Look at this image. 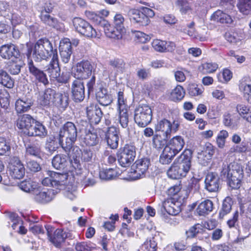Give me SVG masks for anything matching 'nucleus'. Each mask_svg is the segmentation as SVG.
I'll return each mask as SVG.
<instances>
[{
    "label": "nucleus",
    "mask_w": 251,
    "mask_h": 251,
    "mask_svg": "<svg viewBox=\"0 0 251 251\" xmlns=\"http://www.w3.org/2000/svg\"><path fill=\"white\" fill-rule=\"evenodd\" d=\"M85 15L90 20L94 22L95 24L100 26L102 25L103 22L106 21L102 17L94 12L86 11L85 12Z\"/></svg>",
    "instance_id": "864d4df0"
},
{
    "label": "nucleus",
    "mask_w": 251,
    "mask_h": 251,
    "mask_svg": "<svg viewBox=\"0 0 251 251\" xmlns=\"http://www.w3.org/2000/svg\"><path fill=\"white\" fill-rule=\"evenodd\" d=\"M35 122V120L29 114H23L19 116L17 120V127L25 134L28 133L32 125Z\"/></svg>",
    "instance_id": "a211bd4d"
},
{
    "label": "nucleus",
    "mask_w": 251,
    "mask_h": 251,
    "mask_svg": "<svg viewBox=\"0 0 251 251\" xmlns=\"http://www.w3.org/2000/svg\"><path fill=\"white\" fill-rule=\"evenodd\" d=\"M135 36L136 41L141 43H145L151 39L149 35L139 31L135 32Z\"/></svg>",
    "instance_id": "e2e57ef3"
},
{
    "label": "nucleus",
    "mask_w": 251,
    "mask_h": 251,
    "mask_svg": "<svg viewBox=\"0 0 251 251\" xmlns=\"http://www.w3.org/2000/svg\"><path fill=\"white\" fill-rule=\"evenodd\" d=\"M119 115L117 117L113 119V122L116 124H120L124 128H127V134H129V129L128 124L129 122L128 114L127 109L118 110Z\"/></svg>",
    "instance_id": "4c0bfd02"
},
{
    "label": "nucleus",
    "mask_w": 251,
    "mask_h": 251,
    "mask_svg": "<svg viewBox=\"0 0 251 251\" xmlns=\"http://www.w3.org/2000/svg\"><path fill=\"white\" fill-rule=\"evenodd\" d=\"M72 96L73 100L76 102L82 101L85 98V87L81 80H75L71 86Z\"/></svg>",
    "instance_id": "dca6fc26"
},
{
    "label": "nucleus",
    "mask_w": 251,
    "mask_h": 251,
    "mask_svg": "<svg viewBox=\"0 0 251 251\" xmlns=\"http://www.w3.org/2000/svg\"><path fill=\"white\" fill-rule=\"evenodd\" d=\"M237 6L241 12L248 15L251 10V0H238Z\"/></svg>",
    "instance_id": "3c124183"
},
{
    "label": "nucleus",
    "mask_w": 251,
    "mask_h": 251,
    "mask_svg": "<svg viewBox=\"0 0 251 251\" xmlns=\"http://www.w3.org/2000/svg\"><path fill=\"white\" fill-rule=\"evenodd\" d=\"M239 218V212L236 210L233 214L232 217L227 221V225L229 228L235 227Z\"/></svg>",
    "instance_id": "774afa93"
},
{
    "label": "nucleus",
    "mask_w": 251,
    "mask_h": 251,
    "mask_svg": "<svg viewBox=\"0 0 251 251\" xmlns=\"http://www.w3.org/2000/svg\"><path fill=\"white\" fill-rule=\"evenodd\" d=\"M96 99L100 104L103 106H107L111 104L112 99L110 95L108 94L107 89L102 88L96 94Z\"/></svg>",
    "instance_id": "e433bc0d"
},
{
    "label": "nucleus",
    "mask_w": 251,
    "mask_h": 251,
    "mask_svg": "<svg viewBox=\"0 0 251 251\" xmlns=\"http://www.w3.org/2000/svg\"><path fill=\"white\" fill-rule=\"evenodd\" d=\"M14 80L8 73L0 70V84L8 88H12L14 86Z\"/></svg>",
    "instance_id": "a18cd8bd"
},
{
    "label": "nucleus",
    "mask_w": 251,
    "mask_h": 251,
    "mask_svg": "<svg viewBox=\"0 0 251 251\" xmlns=\"http://www.w3.org/2000/svg\"><path fill=\"white\" fill-rule=\"evenodd\" d=\"M176 155L175 153L172 152L168 148L165 147L160 156L159 162L164 165L169 164Z\"/></svg>",
    "instance_id": "de8ad7c7"
},
{
    "label": "nucleus",
    "mask_w": 251,
    "mask_h": 251,
    "mask_svg": "<svg viewBox=\"0 0 251 251\" xmlns=\"http://www.w3.org/2000/svg\"><path fill=\"white\" fill-rule=\"evenodd\" d=\"M49 176L45 177L42 181V184L45 186H52L57 189H61L63 187L60 181L61 177L64 176L54 172H49L48 173Z\"/></svg>",
    "instance_id": "6ab92c4d"
},
{
    "label": "nucleus",
    "mask_w": 251,
    "mask_h": 251,
    "mask_svg": "<svg viewBox=\"0 0 251 251\" xmlns=\"http://www.w3.org/2000/svg\"><path fill=\"white\" fill-rule=\"evenodd\" d=\"M151 75L150 71L149 69L145 68H139L137 71V77L142 80L148 79Z\"/></svg>",
    "instance_id": "69168bd1"
},
{
    "label": "nucleus",
    "mask_w": 251,
    "mask_h": 251,
    "mask_svg": "<svg viewBox=\"0 0 251 251\" xmlns=\"http://www.w3.org/2000/svg\"><path fill=\"white\" fill-rule=\"evenodd\" d=\"M54 190L50 189L47 191H40L38 189L34 190V199L40 203H46L50 201L54 197Z\"/></svg>",
    "instance_id": "bb28decb"
},
{
    "label": "nucleus",
    "mask_w": 251,
    "mask_h": 251,
    "mask_svg": "<svg viewBox=\"0 0 251 251\" xmlns=\"http://www.w3.org/2000/svg\"><path fill=\"white\" fill-rule=\"evenodd\" d=\"M184 145L185 142L183 137L181 136H176L170 140L165 148L176 155L182 150Z\"/></svg>",
    "instance_id": "a878e982"
},
{
    "label": "nucleus",
    "mask_w": 251,
    "mask_h": 251,
    "mask_svg": "<svg viewBox=\"0 0 251 251\" xmlns=\"http://www.w3.org/2000/svg\"><path fill=\"white\" fill-rule=\"evenodd\" d=\"M11 152V147L6 140L0 138V155H9Z\"/></svg>",
    "instance_id": "5fc2aeb1"
},
{
    "label": "nucleus",
    "mask_w": 251,
    "mask_h": 251,
    "mask_svg": "<svg viewBox=\"0 0 251 251\" xmlns=\"http://www.w3.org/2000/svg\"><path fill=\"white\" fill-rule=\"evenodd\" d=\"M135 156V147L132 145H126L117 153L118 161L121 166L129 167L133 162Z\"/></svg>",
    "instance_id": "6e6552de"
},
{
    "label": "nucleus",
    "mask_w": 251,
    "mask_h": 251,
    "mask_svg": "<svg viewBox=\"0 0 251 251\" xmlns=\"http://www.w3.org/2000/svg\"><path fill=\"white\" fill-rule=\"evenodd\" d=\"M93 153L89 149H84L81 153V159L85 162H90L92 160Z\"/></svg>",
    "instance_id": "338daca9"
},
{
    "label": "nucleus",
    "mask_w": 251,
    "mask_h": 251,
    "mask_svg": "<svg viewBox=\"0 0 251 251\" xmlns=\"http://www.w3.org/2000/svg\"><path fill=\"white\" fill-rule=\"evenodd\" d=\"M150 165V159L144 158L136 161L132 167V169L134 170V172L137 174V177L138 178H141L146 173Z\"/></svg>",
    "instance_id": "cd10ccee"
},
{
    "label": "nucleus",
    "mask_w": 251,
    "mask_h": 251,
    "mask_svg": "<svg viewBox=\"0 0 251 251\" xmlns=\"http://www.w3.org/2000/svg\"><path fill=\"white\" fill-rule=\"evenodd\" d=\"M94 69V65L89 61H82L73 68L72 75L76 79H87L91 75Z\"/></svg>",
    "instance_id": "9d476101"
},
{
    "label": "nucleus",
    "mask_w": 251,
    "mask_h": 251,
    "mask_svg": "<svg viewBox=\"0 0 251 251\" xmlns=\"http://www.w3.org/2000/svg\"><path fill=\"white\" fill-rule=\"evenodd\" d=\"M127 15L133 24H138L142 25H147V18L138 10L130 9L127 12Z\"/></svg>",
    "instance_id": "473e14b6"
},
{
    "label": "nucleus",
    "mask_w": 251,
    "mask_h": 251,
    "mask_svg": "<svg viewBox=\"0 0 251 251\" xmlns=\"http://www.w3.org/2000/svg\"><path fill=\"white\" fill-rule=\"evenodd\" d=\"M59 50L62 61L65 63H68L73 52L72 44L69 39L60 42Z\"/></svg>",
    "instance_id": "393cba45"
},
{
    "label": "nucleus",
    "mask_w": 251,
    "mask_h": 251,
    "mask_svg": "<svg viewBox=\"0 0 251 251\" xmlns=\"http://www.w3.org/2000/svg\"><path fill=\"white\" fill-rule=\"evenodd\" d=\"M214 153V149L213 145L209 143H206L203 148V150L202 151V154L204 155L207 159L211 158Z\"/></svg>",
    "instance_id": "052dcab7"
},
{
    "label": "nucleus",
    "mask_w": 251,
    "mask_h": 251,
    "mask_svg": "<svg viewBox=\"0 0 251 251\" xmlns=\"http://www.w3.org/2000/svg\"><path fill=\"white\" fill-rule=\"evenodd\" d=\"M152 47L155 50L160 52H172L176 49V45L174 42L159 39H155L152 41Z\"/></svg>",
    "instance_id": "5701e85b"
},
{
    "label": "nucleus",
    "mask_w": 251,
    "mask_h": 251,
    "mask_svg": "<svg viewBox=\"0 0 251 251\" xmlns=\"http://www.w3.org/2000/svg\"><path fill=\"white\" fill-rule=\"evenodd\" d=\"M213 209V202L209 200H206L199 204L196 211L200 216H205L209 214Z\"/></svg>",
    "instance_id": "58836bf2"
},
{
    "label": "nucleus",
    "mask_w": 251,
    "mask_h": 251,
    "mask_svg": "<svg viewBox=\"0 0 251 251\" xmlns=\"http://www.w3.org/2000/svg\"><path fill=\"white\" fill-rule=\"evenodd\" d=\"M46 68L45 71L48 73L51 78L55 79L59 76L60 69L59 66L58 54L56 51L52 57L51 61Z\"/></svg>",
    "instance_id": "4be33fe9"
},
{
    "label": "nucleus",
    "mask_w": 251,
    "mask_h": 251,
    "mask_svg": "<svg viewBox=\"0 0 251 251\" xmlns=\"http://www.w3.org/2000/svg\"><path fill=\"white\" fill-rule=\"evenodd\" d=\"M86 113L87 118L90 123V125L92 124H98L102 117L103 113L101 109L96 104H91L86 108Z\"/></svg>",
    "instance_id": "f3484780"
},
{
    "label": "nucleus",
    "mask_w": 251,
    "mask_h": 251,
    "mask_svg": "<svg viewBox=\"0 0 251 251\" xmlns=\"http://www.w3.org/2000/svg\"><path fill=\"white\" fill-rule=\"evenodd\" d=\"M124 21L125 19L122 14H116L115 15L114 18V26L123 33L125 32V28L124 26Z\"/></svg>",
    "instance_id": "6e6d98bb"
},
{
    "label": "nucleus",
    "mask_w": 251,
    "mask_h": 251,
    "mask_svg": "<svg viewBox=\"0 0 251 251\" xmlns=\"http://www.w3.org/2000/svg\"><path fill=\"white\" fill-rule=\"evenodd\" d=\"M9 170L11 176L15 179H21L25 175V169L19 158L12 156L9 160Z\"/></svg>",
    "instance_id": "4468645a"
},
{
    "label": "nucleus",
    "mask_w": 251,
    "mask_h": 251,
    "mask_svg": "<svg viewBox=\"0 0 251 251\" xmlns=\"http://www.w3.org/2000/svg\"><path fill=\"white\" fill-rule=\"evenodd\" d=\"M211 17L213 21L222 24H231L232 22L230 16L221 10L216 11Z\"/></svg>",
    "instance_id": "37998d69"
},
{
    "label": "nucleus",
    "mask_w": 251,
    "mask_h": 251,
    "mask_svg": "<svg viewBox=\"0 0 251 251\" xmlns=\"http://www.w3.org/2000/svg\"><path fill=\"white\" fill-rule=\"evenodd\" d=\"M180 121L176 119L172 122L166 119L158 120L154 126L155 134L152 138V144L156 149H162L166 145L172 133L179 129Z\"/></svg>",
    "instance_id": "f257e3e1"
},
{
    "label": "nucleus",
    "mask_w": 251,
    "mask_h": 251,
    "mask_svg": "<svg viewBox=\"0 0 251 251\" xmlns=\"http://www.w3.org/2000/svg\"><path fill=\"white\" fill-rule=\"evenodd\" d=\"M77 129L75 124L68 122L60 129L59 134V142L66 152H69L73 147L77 137Z\"/></svg>",
    "instance_id": "39448f33"
},
{
    "label": "nucleus",
    "mask_w": 251,
    "mask_h": 251,
    "mask_svg": "<svg viewBox=\"0 0 251 251\" xmlns=\"http://www.w3.org/2000/svg\"><path fill=\"white\" fill-rule=\"evenodd\" d=\"M239 87L240 90L243 93L244 97L251 104V77L243 78L240 81Z\"/></svg>",
    "instance_id": "2f4dec72"
},
{
    "label": "nucleus",
    "mask_w": 251,
    "mask_h": 251,
    "mask_svg": "<svg viewBox=\"0 0 251 251\" xmlns=\"http://www.w3.org/2000/svg\"><path fill=\"white\" fill-rule=\"evenodd\" d=\"M103 27L105 35L110 38L114 39H121L124 34L121 31L111 25L107 21L103 22L101 26Z\"/></svg>",
    "instance_id": "c85d7f7f"
},
{
    "label": "nucleus",
    "mask_w": 251,
    "mask_h": 251,
    "mask_svg": "<svg viewBox=\"0 0 251 251\" xmlns=\"http://www.w3.org/2000/svg\"><path fill=\"white\" fill-rule=\"evenodd\" d=\"M57 93L51 88H48L46 89L43 95L40 96L39 98V101L40 104L43 106H47L49 105L50 103L54 104L55 97Z\"/></svg>",
    "instance_id": "c9c22d12"
},
{
    "label": "nucleus",
    "mask_w": 251,
    "mask_h": 251,
    "mask_svg": "<svg viewBox=\"0 0 251 251\" xmlns=\"http://www.w3.org/2000/svg\"><path fill=\"white\" fill-rule=\"evenodd\" d=\"M109 65L117 72H123L125 68L126 63L122 59L114 58L109 61Z\"/></svg>",
    "instance_id": "603ef678"
},
{
    "label": "nucleus",
    "mask_w": 251,
    "mask_h": 251,
    "mask_svg": "<svg viewBox=\"0 0 251 251\" xmlns=\"http://www.w3.org/2000/svg\"><path fill=\"white\" fill-rule=\"evenodd\" d=\"M119 133V129L114 126H111L108 128L106 139L108 145L112 149H116L118 146Z\"/></svg>",
    "instance_id": "b1692460"
},
{
    "label": "nucleus",
    "mask_w": 251,
    "mask_h": 251,
    "mask_svg": "<svg viewBox=\"0 0 251 251\" xmlns=\"http://www.w3.org/2000/svg\"><path fill=\"white\" fill-rule=\"evenodd\" d=\"M232 204L233 201L231 198L227 197L225 199L219 213V218L220 219H223L225 216L230 212Z\"/></svg>",
    "instance_id": "79ce46f5"
},
{
    "label": "nucleus",
    "mask_w": 251,
    "mask_h": 251,
    "mask_svg": "<svg viewBox=\"0 0 251 251\" xmlns=\"http://www.w3.org/2000/svg\"><path fill=\"white\" fill-rule=\"evenodd\" d=\"M240 118L236 114H230L226 113L223 115V124L231 129H237Z\"/></svg>",
    "instance_id": "72a5a7b5"
},
{
    "label": "nucleus",
    "mask_w": 251,
    "mask_h": 251,
    "mask_svg": "<svg viewBox=\"0 0 251 251\" xmlns=\"http://www.w3.org/2000/svg\"><path fill=\"white\" fill-rule=\"evenodd\" d=\"M160 211L162 213L167 212L171 215H176L181 210V202L178 201L174 197H170L165 199L161 202Z\"/></svg>",
    "instance_id": "9b49d317"
},
{
    "label": "nucleus",
    "mask_w": 251,
    "mask_h": 251,
    "mask_svg": "<svg viewBox=\"0 0 251 251\" xmlns=\"http://www.w3.org/2000/svg\"><path fill=\"white\" fill-rule=\"evenodd\" d=\"M152 110L148 105H139L134 111L135 122L140 127L148 126L152 120Z\"/></svg>",
    "instance_id": "423d86ee"
},
{
    "label": "nucleus",
    "mask_w": 251,
    "mask_h": 251,
    "mask_svg": "<svg viewBox=\"0 0 251 251\" xmlns=\"http://www.w3.org/2000/svg\"><path fill=\"white\" fill-rule=\"evenodd\" d=\"M221 176L226 178L229 186L232 188H239L243 178L244 173L242 167L236 162H233L229 165L224 164Z\"/></svg>",
    "instance_id": "7ed1b4c3"
},
{
    "label": "nucleus",
    "mask_w": 251,
    "mask_h": 251,
    "mask_svg": "<svg viewBox=\"0 0 251 251\" xmlns=\"http://www.w3.org/2000/svg\"><path fill=\"white\" fill-rule=\"evenodd\" d=\"M69 104V95L68 92L57 93L53 105L60 110H65Z\"/></svg>",
    "instance_id": "7c9ffc66"
},
{
    "label": "nucleus",
    "mask_w": 251,
    "mask_h": 251,
    "mask_svg": "<svg viewBox=\"0 0 251 251\" xmlns=\"http://www.w3.org/2000/svg\"><path fill=\"white\" fill-rule=\"evenodd\" d=\"M75 239V235L73 231L69 230L68 229L58 228L54 232L52 237H50V241L54 245L59 248L61 246L62 243L65 242V239L71 241L68 242L69 245H74L75 242L73 241Z\"/></svg>",
    "instance_id": "1a4fd4ad"
},
{
    "label": "nucleus",
    "mask_w": 251,
    "mask_h": 251,
    "mask_svg": "<svg viewBox=\"0 0 251 251\" xmlns=\"http://www.w3.org/2000/svg\"><path fill=\"white\" fill-rule=\"evenodd\" d=\"M37 186L36 182L32 181L30 179L24 180L21 182L19 184V187L22 190L26 192H30L36 190Z\"/></svg>",
    "instance_id": "09e8293b"
},
{
    "label": "nucleus",
    "mask_w": 251,
    "mask_h": 251,
    "mask_svg": "<svg viewBox=\"0 0 251 251\" xmlns=\"http://www.w3.org/2000/svg\"><path fill=\"white\" fill-rule=\"evenodd\" d=\"M203 73H211L216 71L218 65L215 63L206 62L201 65Z\"/></svg>",
    "instance_id": "bf43d9fd"
},
{
    "label": "nucleus",
    "mask_w": 251,
    "mask_h": 251,
    "mask_svg": "<svg viewBox=\"0 0 251 251\" xmlns=\"http://www.w3.org/2000/svg\"><path fill=\"white\" fill-rule=\"evenodd\" d=\"M236 110L239 116L247 122L251 123V108L245 104L240 103L236 105Z\"/></svg>",
    "instance_id": "ea45409f"
},
{
    "label": "nucleus",
    "mask_w": 251,
    "mask_h": 251,
    "mask_svg": "<svg viewBox=\"0 0 251 251\" xmlns=\"http://www.w3.org/2000/svg\"><path fill=\"white\" fill-rule=\"evenodd\" d=\"M26 154L40 158L42 154L41 145L39 142L33 143L26 146Z\"/></svg>",
    "instance_id": "a19ab883"
},
{
    "label": "nucleus",
    "mask_w": 251,
    "mask_h": 251,
    "mask_svg": "<svg viewBox=\"0 0 251 251\" xmlns=\"http://www.w3.org/2000/svg\"><path fill=\"white\" fill-rule=\"evenodd\" d=\"M84 128L82 127L80 129L81 135L84 143L88 146H94L98 144L100 141V137L98 134L94 131V129L91 127V125L86 122Z\"/></svg>",
    "instance_id": "f8f14e48"
},
{
    "label": "nucleus",
    "mask_w": 251,
    "mask_h": 251,
    "mask_svg": "<svg viewBox=\"0 0 251 251\" xmlns=\"http://www.w3.org/2000/svg\"><path fill=\"white\" fill-rule=\"evenodd\" d=\"M126 107V100L124 98V93L123 92H119L118 93V110L127 109Z\"/></svg>",
    "instance_id": "0e129e2a"
},
{
    "label": "nucleus",
    "mask_w": 251,
    "mask_h": 251,
    "mask_svg": "<svg viewBox=\"0 0 251 251\" xmlns=\"http://www.w3.org/2000/svg\"><path fill=\"white\" fill-rule=\"evenodd\" d=\"M32 125L27 134L28 136H39L44 137L47 135V130L45 126L40 122L35 120V122Z\"/></svg>",
    "instance_id": "f704fd0d"
},
{
    "label": "nucleus",
    "mask_w": 251,
    "mask_h": 251,
    "mask_svg": "<svg viewBox=\"0 0 251 251\" xmlns=\"http://www.w3.org/2000/svg\"><path fill=\"white\" fill-rule=\"evenodd\" d=\"M27 67L29 74L39 82L45 85L49 83L47 77L44 71L39 69L32 59L28 58Z\"/></svg>",
    "instance_id": "2eb2a0df"
},
{
    "label": "nucleus",
    "mask_w": 251,
    "mask_h": 251,
    "mask_svg": "<svg viewBox=\"0 0 251 251\" xmlns=\"http://www.w3.org/2000/svg\"><path fill=\"white\" fill-rule=\"evenodd\" d=\"M157 245L155 237L148 238L144 244L142 245L141 250L142 251H156Z\"/></svg>",
    "instance_id": "8fccbe9b"
},
{
    "label": "nucleus",
    "mask_w": 251,
    "mask_h": 251,
    "mask_svg": "<svg viewBox=\"0 0 251 251\" xmlns=\"http://www.w3.org/2000/svg\"><path fill=\"white\" fill-rule=\"evenodd\" d=\"M188 92L191 96H196L201 95L202 93V90L199 88L197 85L191 84L188 86Z\"/></svg>",
    "instance_id": "680f3d73"
},
{
    "label": "nucleus",
    "mask_w": 251,
    "mask_h": 251,
    "mask_svg": "<svg viewBox=\"0 0 251 251\" xmlns=\"http://www.w3.org/2000/svg\"><path fill=\"white\" fill-rule=\"evenodd\" d=\"M57 52V49H53L52 43L47 38H42L38 40L34 44L33 49L28 48V54H31L32 51V57L37 62L42 60H47L55 53Z\"/></svg>",
    "instance_id": "20e7f679"
},
{
    "label": "nucleus",
    "mask_w": 251,
    "mask_h": 251,
    "mask_svg": "<svg viewBox=\"0 0 251 251\" xmlns=\"http://www.w3.org/2000/svg\"><path fill=\"white\" fill-rule=\"evenodd\" d=\"M185 92L180 85H177L171 93L170 98L175 101H180L184 97Z\"/></svg>",
    "instance_id": "49530a36"
},
{
    "label": "nucleus",
    "mask_w": 251,
    "mask_h": 251,
    "mask_svg": "<svg viewBox=\"0 0 251 251\" xmlns=\"http://www.w3.org/2000/svg\"><path fill=\"white\" fill-rule=\"evenodd\" d=\"M205 188L210 192H216L219 190L220 178L218 175L214 173H208L205 177Z\"/></svg>",
    "instance_id": "aec40b11"
},
{
    "label": "nucleus",
    "mask_w": 251,
    "mask_h": 251,
    "mask_svg": "<svg viewBox=\"0 0 251 251\" xmlns=\"http://www.w3.org/2000/svg\"><path fill=\"white\" fill-rule=\"evenodd\" d=\"M228 136V132L225 130L220 131L217 137V144L219 148H223L225 146L226 140Z\"/></svg>",
    "instance_id": "4d7b16f0"
},
{
    "label": "nucleus",
    "mask_w": 251,
    "mask_h": 251,
    "mask_svg": "<svg viewBox=\"0 0 251 251\" xmlns=\"http://www.w3.org/2000/svg\"><path fill=\"white\" fill-rule=\"evenodd\" d=\"M116 174L115 171L112 168L103 169L100 172V177L101 179L109 180L112 179Z\"/></svg>",
    "instance_id": "13d9d810"
},
{
    "label": "nucleus",
    "mask_w": 251,
    "mask_h": 251,
    "mask_svg": "<svg viewBox=\"0 0 251 251\" xmlns=\"http://www.w3.org/2000/svg\"><path fill=\"white\" fill-rule=\"evenodd\" d=\"M191 152L185 150L174 161L167 172L169 177L172 179H179L186 176L191 166Z\"/></svg>",
    "instance_id": "f03ea898"
},
{
    "label": "nucleus",
    "mask_w": 251,
    "mask_h": 251,
    "mask_svg": "<svg viewBox=\"0 0 251 251\" xmlns=\"http://www.w3.org/2000/svg\"><path fill=\"white\" fill-rule=\"evenodd\" d=\"M33 104L32 99L29 97H23L18 99L15 102V110L18 113L27 112Z\"/></svg>",
    "instance_id": "c756f323"
},
{
    "label": "nucleus",
    "mask_w": 251,
    "mask_h": 251,
    "mask_svg": "<svg viewBox=\"0 0 251 251\" xmlns=\"http://www.w3.org/2000/svg\"><path fill=\"white\" fill-rule=\"evenodd\" d=\"M19 55L18 48L13 44H5L0 48V55L5 59L16 58Z\"/></svg>",
    "instance_id": "412c9836"
},
{
    "label": "nucleus",
    "mask_w": 251,
    "mask_h": 251,
    "mask_svg": "<svg viewBox=\"0 0 251 251\" xmlns=\"http://www.w3.org/2000/svg\"><path fill=\"white\" fill-rule=\"evenodd\" d=\"M53 7V4L50 1L45 2L41 8L40 17L41 21L45 24L55 27L57 25V20L49 14L52 12Z\"/></svg>",
    "instance_id": "ddd939ff"
},
{
    "label": "nucleus",
    "mask_w": 251,
    "mask_h": 251,
    "mask_svg": "<svg viewBox=\"0 0 251 251\" xmlns=\"http://www.w3.org/2000/svg\"><path fill=\"white\" fill-rule=\"evenodd\" d=\"M73 23L75 30L80 34L89 38L97 37L96 30L85 20L80 18H75Z\"/></svg>",
    "instance_id": "0eeeda50"
},
{
    "label": "nucleus",
    "mask_w": 251,
    "mask_h": 251,
    "mask_svg": "<svg viewBox=\"0 0 251 251\" xmlns=\"http://www.w3.org/2000/svg\"><path fill=\"white\" fill-rule=\"evenodd\" d=\"M68 157L65 155L57 154L52 159L53 167L57 170H62L67 165Z\"/></svg>",
    "instance_id": "c03bdc74"
}]
</instances>
